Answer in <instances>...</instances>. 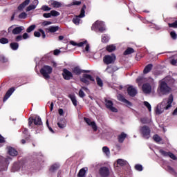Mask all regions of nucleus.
Segmentation results:
<instances>
[{
	"label": "nucleus",
	"mask_w": 177,
	"mask_h": 177,
	"mask_svg": "<svg viewBox=\"0 0 177 177\" xmlns=\"http://www.w3.org/2000/svg\"><path fill=\"white\" fill-rule=\"evenodd\" d=\"M174 102V95L171 94L169 96V98L163 100L160 104H158L155 110L156 114L160 115L164 113L165 110H169L172 107V103Z\"/></svg>",
	"instance_id": "nucleus-1"
},
{
	"label": "nucleus",
	"mask_w": 177,
	"mask_h": 177,
	"mask_svg": "<svg viewBox=\"0 0 177 177\" xmlns=\"http://www.w3.org/2000/svg\"><path fill=\"white\" fill-rule=\"evenodd\" d=\"M175 79L172 78L171 76L166 77L160 82V89L162 95H167L169 92H171V88L168 85H172L174 84Z\"/></svg>",
	"instance_id": "nucleus-2"
},
{
	"label": "nucleus",
	"mask_w": 177,
	"mask_h": 177,
	"mask_svg": "<svg viewBox=\"0 0 177 177\" xmlns=\"http://www.w3.org/2000/svg\"><path fill=\"white\" fill-rule=\"evenodd\" d=\"M85 9H86V6L84 5L81 9L80 15H77L73 19V23H74V24H75L76 26H79L80 24H81V23H82L81 19L85 17Z\"/></svg>",
	"instance_id": "nucleus-3"
},
{
	"label": "nucleus",
	"mask_w": 177,
	"mask_h": 177,
	"mask_svg": "<svg viewBox=\"0 0 177 177\" xmlns=\"http://www.w3.org/2000/svg\"><path fill=\"white\" fill-rule=\"evenodd\" d=\"M19 169H20V171H21V172L24 174H28L30 171V167L28 165H23L21 167H19V163H14L12 169V172H16V171H19Z\"/></svg>",
	"instance_id": "nucleus-4"
},
{
	"label": "nucleus",
	"mask_w": 177,
	"mask_h": 177,
	"mask_svg": "<svg viewBox=\"0 0 177 177\" xmlns=\"http://www.w3.org/2000/svg\"><path fill=\"white\" fill-rule=\"evenodd\" d=\"M52 71H53L52 67H50V66L46 65L41 68L40 73L41 74V75H43L45 80H49L50 78V76L49 75L52 74Z\"/></svg>",
	"instance_id": "nucleus-5"
},
{
	"label": "nucleus",
	"mask_w": 177,
	"mask_h": 177,
	"mask_svg": "<svg viewBox=\"0 0 177 177\" xmlns=\"http://www.w3.org/2000/svg\"><path fill=\"white\" fill-rule=\"evenodd\" d=\"M153 85H154V82L153 79H151L150 83H145L142 85V92L146 95L151 93V91H153Z\"/></svg>",
	"instance_id": "nucleus-6"
},
{
	"label": "nucleus",
	"mask_w": 177,
	"mask_h": 177,
	"mask_svg": "<svg viewBox=\"0 0 177 177\" xmlns=\"http://www.w3.org/2000/svg\"><path fill=\"white\" fill-rule=\"evenodd\" d=\"M24 26L16 27V25H12L8 28V32H12L14 35H17L19 34H21V32L24 31Z\"/></svg>",
	"instance_id": "nucleus-7"
},
{
	"label": "nucleus",
	"mask_w": 177,
	"mask_h": 177,
	"mask_svg": "<svg viewBox=\"0 0 177 177\" xmlns=\"http://www.w3.org/2000/svg\"><path fill=\"white\" fill-rule=\"evenodd\" d=\"M91 30H99L100 32L106 31V26H104V22L101 21H97L91 27Z\"/></svg>",
	"instance_id": "nucleus-8"
},
{
	"label": "nucleus",
	"mask_w": 177,
	"mask_h": 177,
	"mask_svg": "<svg viewBox=\"0 0 177 177\" xmlns=\"http://www.w3.org/2000/svg\"><path fill=\"white\" fill-rule=\"evenodd\" d=\"M32 124H35L37 127H39L41 129L42 128V120L39 116H36L35 118H29L28 125L29 127H31Z\"/></svg>",
	"instance_id": "nucleus-9"
},
{
	"label": "nucleus",
	"mask_w": 177,
	"mask_h": 177,
	"mask_svg": "<svg viewBox=\"0 0 177 177\" xmlns=\"http://www.w3.org/2000/svg\"><path fill=\"white\" fill-rule=\"evenodd\" d=\"M140 132L142 135V138L144 139H149L150 138V128L147 126H143L140 128Z\"/></svg>",
	"instance_id": "nucleus-10"
},
{
	"label": "nucleus",
	"mask_w": 177,
	"mask_h": 177,
	"mask_svg": "<svg viewBox=\"0 0 177 177\" xmlns=\"http://www.w3.org/2000/svg\"><path fill=\"white\" fill-rule=\"evenodd\" d=\"M80 81L82 82H84V84H86V85H89V81H92L93 82H95V78L92 77V75L89 74H84L82 77L80 79Z\"/></svg>",
	"instance_id": "nucleus-11"
},
{
	"label": "nucleus",
	"mask_w": 177,
	"mask_h": 177,
	"mask_svg": "<svg viewBox=\"0 0 177 177\" xmlns=\"http://www.w3.org/2000/svg\"><path fill=\"white\" fill-rule=\"evenodd\" d=\"M103 62L105 64H111L115 62V55L113 54L105 55L103 58Z\"/></svg>",
	"instance_id": "nucleus-12"
},
{
	"label": "nucleus",
	"mask_w": 177,
	"mask_h": 177,
	"mask_svg": "<svg viewBox=\"0 0 177 177\" xmlns=\"http://www.w3.org/2000/svg\"><path fill=\"white\" fill-rule=\"evenodd\" d=\"M100 175L102 177H107L110 175V170L106 167H102L100 169Z\"/></svg>",
	"instance_id": "nucleus-13"
},
{
	"label": "nucleus",
	"mask_w": 177,
	"mask_h": 177,
	"mask_svg": "<svg viewBox=\"0 0 177 177\" xmlns=\"http://www.w3.org/2000/svg\"><path fill=\"white\" fill-rule=\"evenodd\" d=\"M84 121L88 125H89V127H91L95 132L97 131V126L96 125V123L95 122L91 121V119L87 118H84Z\"/></svg>",
	"instance_id": "nucleus-14"
},
{
	"label": "nucleus",
	"mask_w": 177,
	"mask_h": 177,
	"mask_svg": "<svg viewBox=\"0 0 177 177\" xmlns=\"http://www.w3.org/2000/svg\"><path fill=\"white\" fill-rule=\"evenodd\" d=\"M105 103L107 109L111 110V111H113V113H117L118 110L113 106V101L110 100H105Z\"/></svg>",
	"instance_id": "nucleus-15"
},
{
	"label": "nucleus",
	"mask_w": 177,
	"mask_h": 177,
	"mask_svg": "<svg viewBox=\"0 0 177 177\" xmlns=\"http://www.w3.org/2000/svg\"><path fill=\"white\" fill-rule=\"evenodd\" d=\"M62 75L64 80H66L67 81L71 80V78L73 77V73L67 69L63 70Z\"/></svg>",
	"instance_id": "nucleus-16"
},
{
	"label": "nucleus",
	"mask_w": 177,
	"mask_h": 177,
	"mask_svg": "<svg viewBox=\"0 0 177 177\" xmlns=\"http://www.w3.org/2000/svg\"><path fill=\"white\" fill-rule=\"evenodd\" d=\"M38 3H39V1H38V0H34L32 1V3L26 8V12H31V10H34V9H36L37 6H38Z\"/></svg>",
	"instance_id": "nucleus-17"
},
{
	"label": "nucleus",
	"mask_w": 177,
	"mask_h": 177,
	"mask_svg": "<svg viewBox=\"0 0 177 177\" xmlns=\"http://www.w3.org/2000/svg\"><path fill=\"white\" fill-rule=\"evenodd\" d=\"M117 97L120 102H122V103L127 104V106H132V103H131V102H129L128 100L125 99V97H124L122 95L118 94L117 95Z\"/></svg>",
	"instance_id": "nucleus-18"
},
{
	"label": "nucleus",
	"mask_w": 177,
	"mask_h": 177,
	"mask_svg": "<svg viewBox=\"0 0 177 177\" xmlns=\"http://www.w3.org/2000/svg\"><path fill=\"white\" fill-rule=\"evenodd\" d=\"M15 88L12 87L10 88L6 93L3 102H6V100H8V99L9 97H10V96H12V94L13 93V92H15Z\"/></svg>",
	"instance_id": "nucleus-19"
},
{
	"label": "nucleus",
	"mask_w": 177,
	"mask_h": 177,
	"mask_svg": "<svg viewBox=\"0 0 177 177\" xmlns=\"http://www.w3.org/2000/svg\"><path fill=\"white\" fill-rule=\"evenodd\" d=\"M128 95L129 96H136V93H138V91H136V88H135L133 86H129L127 88Z\"/></svg>",
	"instance_id": "nucleus-20"
},
{
	"label": "nucleus",
	"mask_w": 177,
	"mask_h": 177,
	"mask_svg": "<svg viewBox=\"0 0 177 177\" xmlns=\"http://www.w3.org/2000/svg\"><path fill=\"white\" fill-rule=\"evenodd\" d=\"M57 126L61 129L66 128V127H67V122H66V119L64 118L59 119V121L57 122Z\"/></svg>",
	"instance_id": "nucleus-21"
},
{
	"label": "nucleus",
	"mask_w": 177,
	"mask_h": 177,
	"mask_svg": "<svg viewBox=\"0 0 177 177\" xmlns=\"http://www.w3.org/2000/svg\"><path fill=\"white\" fill-rule=\"evenodd\" d=\"M59 28H60L59 26H51L46 28V31L47 32H50V34H53L57 31H59Z\"/></svg>",
	"instance_id": "nucleus-22"
},
{
	"label": "nucleus",
	"mask_w": 177,
	"mask_h": 177,
	"mask_svg": "<svg viewBox=\"0 0 177 177\" xmlns=\"http://www.w3.org/2000/svg\"><path fill=\"white\" fill-rule=\"evenodd\" d=\"M39 32L35 31V32H34L35 37H37V38H39V37H41H41H42V38H43V39L46 38V35L45 34V31H44V30L39 29Z\"/></svg>",
	"instance_id": "nucleus-23"
},
{
	"label": "nucleus",
	"mask_w": 177,
	"mask_h": 177,
	"mask_svg": "<svg viewBox=\"0 0 177 177\" xmlns=\"http://www.w3.org/2000/svg\"><path fill=\"white\" fill-rule=\"evenodd\" d=\"M73 73L76 75H80L81 73H89V71H85V70L82 71L81 70V68H80V67L76 66L73 69Z\"/></svg>",
	"instance_id": "nucleus-24"
},
{
	"label": "nucleus",
	"mask_w": 177,
	"mask_h": 177,
	"mask_svg": "<svg viewBox=\"0 0 177 177\" xmlns=\"http://www.w3.org/2000/svg\"><path fill=\"white\" fill-rule=\"evenodd\" d=\"M30 0H25L22 3H21L18 6L17 8L18 10H20V11L23 10V9L26 8V6L30 5Z\"/></svg>",
	"instance_id": "nucleus-25"
},
{
	"label": "nucleus",
	"mask_w": 177,
	"mask_h": 177,
	"mask_svg": "<svg viewBox=\"0 0 177 177\" xmlns=\"http://www.w3.org/2000/svg\"><path fill=\"white\" fill-rule=\"evenodd\" d=\"M88 41L86 40L84 41H81L80 43H76L74 41H71L70 44L71 45H73V46H79V48H81L83 45H85V44H87Z\"/></svg>",
	"instance_id": "nucleus-26"
},
{
	"label": "nucleus",
	"mask_w": 177,
	"mask_h": 177,
	"mask_svg": "<svg viewBox=\"0 0 177 177\" xmlns=\"http://www.w3.org/2000/svg\"><path fill=\"white\" fill-rule=\"evenodd\" d=\"M125 138H127V134L124 132H122L118 136V140L119 143H123L124 140H125Z\"/></svg>",
	"instance_id": "nucleus-27"
},
{
	"label": "nucleus",
	"mask_w": 177,
	"mask_h": 177,
	"mask_svg": "<svg viewBox=\"0 0 177 177\" xmlns=\"http://www.w3.org/2000/svg\"><path fill=\"white\" fill-rule=\"evenodd\" d=\"M8 149V154H10V156H12V157L17 156L18 153L17 151H16V149L10 147H9Z\"/></svg>",
	"instance_id": "nucleus-28"
},
{
	"label": "nucleus",
	"mask_w": 177,
	"mask_h": 177,
	"mask_svg": "<svg viewBox=\"0 0 177 177\" xmlns=\"http://www.w3.org/2000/svg\"><path fill=\"white\" fill-rule=\"evenodd\" d=\"M152 68H153V64H149L147 65L143 71L144 74H148V73H150V71H151Z\"/></svg>",
	"instance_id": "nucleus-29"
},
{
	"label": "nucleus",
	"mask_w": 177,
	"mask_h": 177,
	"mask_svg": "<svg viewBox=\"0 0 177 177\" xmlns=\"http://www.w3.org/2000/svg\"><path fill=\"white\" fill-rule=\"evenodd\" d=\"M68 97L71 99L73 106H77V98L75 97V95L73 94H70L68 95Z\"/></svg>",
	"instance_id": "nucleus-30"
},
{
	"label": "nucleus",
	"mask_w": 177,
	"mask_h": 177,
	"mask_svg": "<svg viewBox=\"0 0 177 177\" xmlns=\"http://www.w3.org/2000/svg\"><path fill=\"white\" fill-rule=\"evenodd\" d=\"M117 164L118 165H120V167H125L127 164H128V162L124 159H118L117 160Z\"/></svg>",
	"instance_id": "nucleus-31"
},
{
	"label": "nucleus",
	"mask_w": 177,
	"mask_h": 177,
	"mask_svg": "<svg viewBox=\"0 0 177 177\" xmlns=\"http://www.w3.org/2000/svg\"><path fill=\"white\" fill-rule=\"evenodd\" d=\"M59 167H60V165H59V164H54L53 165L50 167V172H56V171H57V169H59Z\"/></svg>",
	"instance_id": "nucleus-32"
},
{
	"label": "nucleus",
	"mask_w": 177,
	"mask_h": 177,
	"mask_svg": "<svg viewBox=\"0 0 177 177\" xmlns=\"http://www.w3.org/2000/svg\"><path fill=\"white\" fill-rule=\"evenodd\" d=\"M102 151L106 157H110V149H109L107 147H102Z\"/></svg>",
	"instance_id": "nucleus-33"
},
{
	"label": "nucleus",
	"mask_w": 177,
	"mask_h": 177,
	"mask_svg": "<svg viewBox=\"0 0 177 177\" xmlns=\"http://www.w3.org/2000/svg\"><path fill=\"white\" fill-rule=\"evenodd\" d=\"M106 70L108 73L111 74V73H114V71H117L118 69L115 66H108Z\"/></svg>",
	"instance_id": "nucleus-34"
},
{
	"label": "nucleus",
	"mask_w": 177,
	"mask_h": 177,
	"mask_svg": "<svg viewBox=\"0 0 177 177\" xmlns=\"http://www.w3.org/2000/svg\"><path fill=\"white\" fill-rule=\"evenodd\" d=\"M10 46L12 50H17L19 49V44L16 42L11 43Z\"/></svg>",
	"instance_id": "nucleus-35"
},
{
	"label": "nucleus",
	"mask_w": 177,
	"mask_h": 177,
	"mask_svg": "<svg viewBox=\"0 0 177 177\" xmlns=\"http://www.w3.org/2000/svg\"><path fill=\"white\" fill-rule=\"evenodd\" d=\"M8 160H10V158L5 159V165L0 169V171H6L8 169V164H9L8 162Z\"/></svg>",
	"instance_id": "nucleus-36"
},
{
	"label": "nucleus",
	"mask_w": 177,
	"mask_h": 177,
	"mask_svg": "<svg viewBox=\"0 0 177 177\" xmlns=\"http://www.w3.org/2000/svg\"><path fill=\"white\" fill-rule=\"evenodd\" d=\"M115 49H116L115 45H113V44H111L106 46V50H108V52H114Z\"/></svg>",
	"instance_id": "nucleus-37"
},
{
	"label": "nucleus",
	"mask_w": 177,
	"mask_h": 177,
	"mask_svg": "<svg viewBox=\"0 0 177 177\" xmlns=\"http://www.w3.org/2000/svg\"><path fill=\"white\" fill-rule=\"evenodd\" d=\"M109 39H110V37L107 35H103L102 36V42H104L106 44L109 42Z\"/></svg>",
	"instance_id": "nucleus-38"
},
{
	"label": "nucleus",
	"mask_w": 177,
	"mask_h": 177,
	"mask_svg": "<svg viewBox=\"0 0 177 177\" xmlns=\"http://www.w3.org/2000/svg\"><path fill=\"white\" fill-rule=\"evenodd\" d=\"M135 52V50L132 48H128L124 52V55H131V53H133Z\"/></svg>",
	"instance_id": "nucleus-39"
},
{
	"label": "nucleus",
	"mask_w": 177,
	"mask_h": 177,
	"mask_svg": "<svg viewBox=\"0 0 177 177\" xmlns=\"http://www.w3.org/2000/svg\"><path fill=\"white\" fill-rule=\"evenodd\" d=\"M51 5L53 8H60V6H62V3L56 1H53Z\"/></svg>",
	"instance_id": "nucleus-40"
},
{
	"label": "nucleus",
	"mask_w": 177,
	"mask_h": 177,
	"mask_svg": "<svg viewBox=\"0 0 177 177\" xmlns=\"http://www.w3.org/2000/svg\"><path fill=\"white\" fill-rule=\"evenodd\" d=\"M95 80L97 85H98V86H100V88L103 87V80H102V79H100V77H97Z\"/></svg>",
	"instance_id": "nucleus-41"
},
{
	"label": "nucleus",
	"mask_w": 177,
	"mask_h": 177,
	"mask_svg": "<svg viewBox=\"0 0 177 177\" xmlns=\"http://www.w3.org/2000/svg\"><path fill=\"white\" fill-rule=\"evenodd\" d=\"M85 169H81L77 174L78 177H84L86 174Z\"/></svg>",
	"instance_id": "nucleus-42"
},
{
	"label": "nucleus",
	"mask_w": 177,
	"mask_h": 177,
	"mask_svg": "<svg viewBox=\"0 0 177 177\" xmlns=\"http://www.w3.org/2000/svg\"><path fill=\"white\" fill-rule=\"evenodd\" d=\"M144 106H145V107H147V109H148V111H149V113L151 112V105L150 104V103H149V102L145 101Z\"/></svg>",
	"instance_id": "nucleus-43"
},
{
	"label": "nucleus",
	"mask_w": 177,
	"mask_h": 177,
	"mask_svg": "<svg viewBox=\"0 0 177 177\" xmlns=\"http://www.w3.org/2000/svg\"><path fill=\"white\" fill-rule=\"evenodd\" d=\"M37 26L35 25H31L26 29V32H31L32 31H34L35 30V28Z\"/></svg>",
	"instance_id": "nucleus-44"
},
{
	"label": "nucleus",
	"mask_w": 177,
	"mask_h": 177,
	"mask_svg": "<svg viewBox=\"0 0 177 177\" xmlns=\"http://www.w3.org/2000/svg\"><path fill=\"white\" fill-rule=\"evenodd\" d=\"M153 140H155V142H161V140H162V139H161V137H160V136L156 134L153 136Z\"/></svg>",
	"instance_id": "nucleus-45"
},
{
	"label": "nucleus",
	"mask_w": 177,
	"mask_h": 177,
	"mask_svg": "<svg viewBox=\"0 0 177 177\" xmlns=\"http://www.w3.org/2000/svg\"><path fill=\"white\" fill-rule=\"evenodd\" d=\"M51 16H53L55 17L57 16H60V12L56 11V10H51L50 11Z\"/></svg>",
	"instance_id": "nucleus-46"
},
{
	"label": "nucleus",
	"mask_w": 177,
	"mask_h": 177,
	"mask_svg": "<svg viewBox=\"0 0 177 177\" xmlns=\"http://www.w3.org/2000/svg\"><path fill=\"white\" fill-rule=\"evenodd\" d=\"M159 153H160V154H162V156H163L164 157H168L169 152H167L162 149H160L159 151Z\"/></svg>",
	"instance_id": "nucleus-47"
},
{
	"label": "nucleus",
	"mask_w": 177,
	"mask_h": 177,
	"mask_svg": "<svg viewBox=\"0 0 177 177\" xmlns=\"http://www.w3.org/2000/svg\"><path fill=\"white\" fill-rule=\"evenodd\" d=\"M170 37L172 38V39H177V34L175 31H171L170 32Z\"/></svg>",
	"instance_id": "nucleus-48"
},
{
	"label": "nucleus",
	"mask_w": 177,
	"mask_h": 177,
	"mask_svg": "<svg viewBox=\"0 0 177 177\" xmlns=\"http://www.w3.org/2000/svg\"><path fill=\"white\" fill-rule=\"evenodd\" d=\"M135 168L136 169V171H143V166H142V165H136Z\"/></svg>",
	"instance_id": "nucleus-49"
},
{
	"label": "nucleus",
	"mask_w": 177,
	"mask_h": 177,
	"mask_svg": "<svg viewBox=\"0 0 177 177\" xmlns=\"http://www.w3.org/2000/svg\"><path fill=\"white\" fill-rule=\"evenodd\" d=\"M19 19H27V13L21 12V14H19Z\"/></svg>",
	"instance_id": "nucleus-50"
},
{
	"label": "nucleus",
	"mask_w": 177,
	"mask_h": 177,
	"mask_svg": "<svg viewBox=\"0 0 177 177\" xmlns=\"http://www.w3.org/2000/svg\"><path fill=\"white\" fill-rule=\"evenodd\" d=\"M0 62L1 63H7L8 62V58L5 57L3 55L0 56Z\"/></svg>",
	"instance_id": "nucleus-51"
},
{
	"label": "nucleus",
	"mask_w": 177,
	"mask_h": 177,
	"mask_svg": "<svg viewBox=\"0 0 177 177\" xmlns=\"http://www.w3.org/2000/svg\"><path fill=\"white\" fill-rule=\"evenodd\" d=\"M8 42H9V40H8V39L5 37L0 39V44H8Z\"/></svg>",
	"instance_id": "nucleus-52"
},
{
	"label": "nucleus",
	"mask_w": 177,
	"mask_h": 177,
	"mask_svg": "<svg viewBox=\"0 0 177 177\" xmlns=\"http://www.w3.org/2000/svg\"><path fill=\"white\" fill-rule=\"evenodd\" d=\"M169 27L171 28H177V21H174L172 24H169Z\"/></svg>",
	"instance_id": "nucleus-53"
},
{
	"label": "nucleus",
	"mask_w": 177,
	"mask_h": 177,
	"mask_svg": "<svg viewBox=\"0 0 177 177\" xmlns=\"http://www.w3.org/2000/svg\"><path fill=\"white\" fill-rule=\"evenodd\" d=\"M41 10H44V12H49V10H50V8L48 6H42Z\"/></svg>",
	"instance_id": "nucleus-54"
},
{
	"label": "nucleus",
	"mask_w": 177,
	"mask_h": 177,
	"mask_svg": "<svg viewBox=\"0 0 177 177\" xmlns=\"http://www.w3.org/2000/svg\"><path fill=\"white\" fill-rule=\"evenodd\" d=\"M46 124L49 131H50L52 133H55L53 129H52V127H49V120H46Z\"/></svg>",
	"instance_id": "nucleus-55"
},
{
	"label": "nucleus",
	"mask_w": 177,
	"mask_h": 177,
	"mask_svg": "<svg viewBox=\"0 0 177 177\" xmlns=\"http://www.w3.org/2000/svg\"><path fill=\"white\" fill-rule=\"evenodd\" d=\"M79 96L80 97H85V93H84V90L80 89L79 91Z\"/></svg>",
	"instance_id": "nucleus-56"
},
{
	"label": "nucleus",
	"mask_w": 177,
	"mask_h": 177,
	"mask_svg": "<svg viewBox=\"0 0 177 177\" xmlns=\"http://www.w3.org/2000/svg\"><path fill=\"white\" fill-rule=\"evenodd\" d=\"M42 26H50V24H52L51 21H44L42 22Z\"/></svg>",
	"instance_id": "nucleus-57"
},
{
	"label": "nucleus",
	"mask_w": 177,
	"mask_h": 177,
	"mask_svg": "<svg viewBox=\"0 0 177 177\" xmlns=\"http://www.w3.org/2000/svg\"><path fill=\"white\" fill-rule=\"evenodd\" d=\"M168 157H170V158H171V160H176V156L171 152H169Z\"/></svg>",
	"instance_id": "nucleus-58"
},
{
	"label": "nucleus",
	"mask_w": 177,
	"mask_h": 177,
	"mask_svg": "<svg viewBox=\"0 0 177 177\" xmlns=\"http://www.w3.org/2000/svg\"><path fill=\"white\" fill-rule=\"evenodd\" d=\"M171 64H172V66H177V59H173L171 60L170 62Z\"/></svg>",
	"instance_id": "nucleus-59"
},
{
	"label": "nucleus",
	"mask_w": 177,
	"mask_h": 177,
	"mask_svg": "<svg viewBox=\"0 0 177 177\" xmlns=\"http://www.w3.org/2000/svg\"><path fill=\"white\" fill-rule=\"evenodd\" d=\"M43 16H44L46 19H49L50 17H52V15H51L50 12V13H44V14L43 15Z\"/></svg>",
	"instance_id": "nucleus-60"
},
{
	"label": "nucleus",
	"mask_w": 177,
	"mask_h": 177,
	"mask_svg": "<svg viewBox=\"0 0 177 177\" xmlns=\"http://www.w3.org/2000/svg\"><path fill=\"white\" fill-rule=\"evenodd\" d=\"M28 38H30L28 33H24L22 36V39H28Z\"/></svg>",
	"instance_id": "nucleus-61"
},
{
	"label": "nucleus",
	"mask_w": 177,
	"mask_h": 177,
	"mask_svg": "<svg viewBox=\"0 0 177 177\" xmlns=\"http://www.w3.org/2000/svg\"><path fill=\"white\" fill-rule=\"evenodd\" d=\"M23 39V36L21 35H18L16 37L15 40L19 42V41H21Z\"/></svg>",
	"instance_id": "nucleus-62"
},
{
	"label": "nucleus",
	"mask_w": 177,
	"mask_h": 177,
	"mask_svg": "<svg viewBox=\"0 0 177 177\" xmlns=\"http://www.w3.org/2000/svg\"><path fill=\"white\" fill-rule=\"evenodd\" d=\"M62 51H60V50L59 49H56L54 50V55L55 56H57Z\"/></svg>",
	"instance_id": "nucleus-63"
},
{
	"label": "nucleus",
	"mask_w": 177,
	"mask_h": 177,
	"mask_svg": "<svg viewBox=\"0 0 177 177\" xmlns=\"http://www.w3.org/2000/svg\"><path fill=\"white\" fill-rule=\"evenodd\" d=\"M167 170L169 171L171 173L175 172V171L174 170V169L171 166L167 167Z\"/></svg>",
	"instance_id": "nucleus-64"
}]
</instances>
